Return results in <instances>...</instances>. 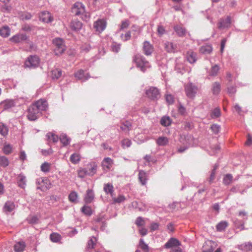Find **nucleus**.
Returning a JSON list of instances; mask_svg holds the SVG:
<instances>
[{
	"instance_id": "1a4fd4ad",
	"label": "nucleus",
	"mask_w": 252,
	"mask_h": 252,
	"mask_svg": "<svg viewBox=\"0 0 252 252\" xmlns=\"http://www.w3.org/2000/svg\"><path fill=\"white\" fill-rule=\"evenodd\" d=\"M34 108L37 109L40 113L46 111L48 108V104L46 100L40 99L32 104Z\"/></svg>"
},
{
	"instance_id": "37998d69",
	"label": "nucleus",
	"mask_w": 252,
	"mask_h": 252,
	"mask_svg": "<svg viewBox=\"0 0 252 252\" xmlns=\"http://www.w3.org/2000/svg\"><path fill=\"white\" fill-rule=\"evenodd\" d=\"M131 123L126 121L121 126V129L124 131H128L131 129Z\"/></svg>"
},
{
	"instance_id": "9b49d317",
	"label": "nucleus",
	"mask_w": 252,
	"mask_h": 252,
	"mask_svg": "<svg viewBox=\"0 0 252 252\" xmlns=\"http://www.w3.org/2000/svg\"><path fill=\"white\" fill-rule=\"evenodd\" d=\"M85 169L87 170L88 176H93L96 173L97 166L95 162L90 163L87 165Z\"/></svg>"
},
{
	"instance_id": "dca6fc26",
	"label": "nucleus",
	"mask_w": 252,
	"mask_h": 252,
	"mask_svg": "<svg viewBox=\"0 0 252 252\" xmlns=\"http://www.w3.org/2000/svg\"><path fill=\"white\" fill-rule=\"evenodd\" d=\"M179 245H180V243L177 239L171 238L166 243L164 246L165 248L168 249Z\"/></svg>"
},
{
	"instance_id": "aec40b11",
	"label": "nucleus",
	"mask_w": 252,
	"mask_h": 252,
	"mask_svg": "<svg viewBox=\"0 0 252 252\" xmlns=\"http://www.w3.org/2000/svg\"><path fill=\"white\" fill-rule=\"evenodd\" d=\"M94 198V193L92 190L88 189L86 194L84 198V200L86 203H90Z\"/></svg>"
},
{
	"instance_id": "2eb2a0df",
	"label": "nucleus",
	"mask_w": 252,
	"mask_h": 252,
	"mask_svg": "<svg viewBox=\"0 0 252 252\" xmlns=\"http://www.w3.org/2000/svg\"><path fill=\"white\" fill-rule=\"evenodd\" d=\"M113 164V160L110 158H105L102 161V166L104 170H109Z\"/></svg>"
},
{
	"instance_id": "69168bd1",
	"label": "nucleus",
	"mask_w": 252,
	"mask_h": 252,
	"mask_svg": "<svg viewBox=\"0 0 252 252\" xmlns=\"http://www.w3.org/2000/svg\"><path fill=\"white\" fill-rule=\"evenodd\" d=\"M131 145V141L128 139H125L122 141V146L123 147H129Z\"/></svg>"
},
{
	"instance_id": "4d7b16f0",
	"label": "nucleus",
	"mask_w": 252,
	"mask_h": 252,
	"mask_svg": "<svg viewBox=\"0 0 252 252\" xmlns=\"http://www.w3.org/2000/svg\"><path fill=\"white\" fill-rule=\"evenodd\" d=\"M131 37V32L130 31L127 32L125 34H122L121 35V38L122 40L126 41L129 40Z\"/></svg>"
},
{
	"instance_id": "79ce46f5",
	"label": "nucleus",
	"mask_w": 252,
	"mask_h": 252,
	"mask_svg": "<svg viewBox=\"0 0 252 252\" xmlns=\"http://www.w3.org/2000/svg\"><path fill=\"white\" fill-rule=\"evenodd\" d=\"M233 176L230 174H226L223 178V183L226 185H228L231 184L233 180Z\"/></svg>"
},
{
	"instance_id": "4c0bfd02",
	"label": "nucleus",
	"mask_w": 252,
	"mask_h": 252,
	"mask_svg": "<svg viewBox=\"0 0 252 252\" xmlns=\"http://www.w3.org/2000/svg\"><path fill=\"white\" fill-rule=\"evenodd\" d=\"M211 244L212 242L211 241L206 242L203 247V250L202 252H213L214 249Z\"/></svg>"
},
{
	"instance_id": "864d4df0",
	"label": "nucleus",
	"mask_w": 252,
	"mask_h": 252,
	"mask_svg": "<svg viewBox=\"0 0 252 252\" xmlns=\"http://www.w3.org/2000/svg\"><path fill=\"white\" fill-rule=\"evenodd\" d=\"M77 193L75 191H72L68 195V198L70 201L75 202L77 198Z\"/></svg>"
},
{
	"instance_id": "774afa93",
	"label": "nucleus",
	"mask_w": 252,
	"mask_h": 252,
	"mask_svg": "<svg viewBox=\"0 0 252 252\" xmlns=\"http://www.w3.org/2000/svg\"><path fill=\"white\" fill-rule=\"evenodd\" d=\"M135 223L139 226L143 225L144 222L143 218L141 217H138L135 221Z\"/></svg>"
},
{
	"instance_id": "f257e3e1",
	"label": "nucleus",
	"mask_w": 252,
	"mask_h": 252,
	"mask_svg": "<svg viewBox=\"0 0 252 252\" xmlns=\"http://www.w3.org/2000/svg\"><path fill=\"white\" fill-rule=\"evenodd\" d=\"M134 61L137 66L140 68V70L143 72H145L147 68L150 67L149 63L141 55H136L134 57Z\"/></svg>"
},
{
	"instance_id": "0e129e2a",
	"label": "nucleus",
	"mask_w": 252,
	"mask_h": 252,
	"mask_svg": "<svg viewBox=\"0 0 252 252\" xmlns=\"http://www.w3.org/2000/svg\"><path fill=\"white\" fill-rule=\"evenodd\" d=\"M166 100L167 102L169 104L173 103L174 101L173 96L171 94H167L166 95Z\"/></svg>"
},
{
	"instance_id": "6ab92c4d",
	"label": "nucleus",
	"mask_w": 252,
	"mask_h": 252,
	"mask_svg": "<svg viewBox=\"0 0 252 252\" xmlns=\"http://www.w3.org/2000/svg\"><path fill=\"white\" fill-rule=\"evenodd\" d=\"M200 52L203 54H210L213 51L212 46L210 44H206L201 46L199 49Z\"/></svg>"
},
{
	"instance_id": "49530a36",
	"label": "nucleus",
	"mask_w": 252,
	"mask_h": 252,
	"mask_svg": "<svg viewBox=\"0 0 252 252\" xmlns=\"http://www.w3.org/2000/svg\"><path fill=\"white\" fill-rule=\"evenodd\" d=\"M41 170L45 173H47L50 170V164L45 162L41 165Z\"/></svg>"
},
{
	"instance_id": "7c9ffc66",
	"label": "nucleus",
	"mask_w": 252,
	"mask_h": 252,
	"mask_svg": "<svg viewBox=\"0 0 252 252\" xmlns=\"http://www.w3.org/2000/svg\"><path fill=\"white\" fill-rule=\"evenodd\" d=\"M82 23L77 20L73 21L70 24V27L74 31H78L82 28Z\"/></svg>"
},
{
	"instance_id": "412c9836",
	"label": "nucleus",
	"mask_w": 252,
	"mask_h": 252,
	"mask_svg": "<svg viewBox=\"0 0 252 252\" xmlns=\"http://www.w3.org/2000/svg\"><path fill=\"white\" fill-rule=\"evenodd\" d=\"M138 179L142 185H146L147 180L146 173L143 170H140L138 174Z\"/></svg>"
},
{
	"instance_id": "13d9d810",
	"label": "nucleus",
	"mask_w": 252,
	"mask_h": 252,
	"mask_svg": "<svg viewBox=\"0 0 252 252\" xmlns=\"http://www.w3.org/2000/svg\"><path fill=\"white\" fill-rule=\"evenodd\" d=\"M39 20L44 23H51L53 20V17H39Z\"/></svg>"
},
{
	"instance_id": "a211bd4d",
	"label": "nucleus",
	"mask_w": 252,
	"mask_h": 252,
	"mask_svg": "<svg viewBox=\"0 0 252 252\" xmlns=\"http://www.w3.org/2000/svg\"><path fill=\"white\" fill-rule=\"evenodd\" d=\"M164 47L166 50L169 53L175 52L177 49V46L171 42H166L164 43Z\"/></svg>"
},
{
	"instance_id": "c9c22d12",
	"label": "nucleus",
	"mask_w": 252,
	"mask_h": 252,
	"mask_svg": "<svg viewBox=\"0 0 252 252\" xmlns=\"http://www.w3.org/2000/svg\"><path fill=\"white\" fill-rule=\"evenodd\" d=\"M62 74V71L60 69L56 68L51 72L52 78L53 79H59Z\"/></svg>"
},
{
	"instance_id": "20e7f679",
	"label": "nucleus",
	"mask_w": 252,
	"mask_h": 252,
	"mask_svg": "<svg viewBox=\"0 0 252 252\" xmlns=\"http://www.w3.org/2000/svg\"><path fill=\"white\" fill-rule=\"evenodd\" d=\"M147 96L151 99H157L160 97L159 90L156 87H151L146 91Z\"/></svg>"
},
{
	"instance_id": "6e6552de",
	"label": "nucleus",
	"mask_w": 252,
	"mask_h": 252,
	"mask_svg": "<svg viewBox=\"0 0 252 252\" xmlns=\"http://www.w3.org/2000/svg\"><path fill=\"white\" fill-rule=\"evenodd\" d=\"M232 23V20L230 17L221 18L218 23V28L220 30L229 28Z\"/></svg>"
},
{
	"instance_id": "338daca9",
	"label": "nucleus",
	"mask_w": 252,
	"mask_h": 252,
	"mask_svg": "<svg viewBox=\"0 0 252 252\" xmlns=\"http://www.w3.org/2000/svg\"><path fill=\"white\" fill-rule=\"evenodd\" d=\"M121 45L119 44L114 43L112 45V49L113 52H118L120 49Z\"/></svg>"
},
{
	"instance_id": "cd10ccee",
	"label": "nucleus",
	"mask_w": 252,
	"mask_h": 252,
	"mask_svg": "<svg viewBox=\"0 0 252 252\" xmlns=\"http://www.w3.org/2000/svg\"><path fill=\"white\" fill-rule=\"evenodd\" d=\"M46 136L49 142L56 143L58 141L59 137L58 135L52 132L47 133Z\"/></svg>"
},
{
	"instance_id": "ddd939ff",
	"label": "nucleus",
	"mask_w": 252,
	"mask_h": 252,
	"mask_svg": "<svg viewBox=\"0 0 252 252\" xmlns=\"http://www.w3.org/2000/svg\"><path fill=\"white\" fill-rule=\"evenodd\" d=\"M143 50L146 55L149 56L153 52V47L149 41H145L143 43Z\"/></svg>"
},
{
	"instance_id": "473e14b6",
	"label": "nucleus",
	"mask_w": 252,
	"mask_h": 252,
	"mask_svg": "<svg viewBox=\"0 0 252 252\" xmlns=\"http://www.w3.org/2000/svg\"><path fill=\"white\" fill-rule=\"evenodd\" d=\"M75 76L79 80H81L82 81H86L89 77H87L84 75V71L82 69L78 71L75 74Z\"/></svg>"
},
{
	"instance_id": "f704fd0d",
	"label": "nucleus",
	"mask_w": 252,
	"mask_h": 252,
	"mask_svg": "<svg viewBox=\"0 0 252 252\" xmlns=\"http://www.w3.org/2000/svg\"><path fill=\"white\" fill-rule=\"evenodd\" d=\"M10 30L8 27L4 26L0 30V35L3 37H6L10 35Z\"/></svg>"
},
{
	"instance_id": "9d476101",
	"label": "nucleus",
	"mask_w": 252,
	"mask_h": 252,
	"mask_svg": "<svg viewBox=\"0 0 252 252\" xmlns=\"http://www.w3.org/2000/svg\"><path fill=\"white\" fill-rule=\"evenodd\" d=\"M106 24L105 19H98L94 23V27L97 32H101L105 29Z\"/></svg>"
},
{
	"instance_id": "680f3d73",
	"label": "nucleus",
	"mask_w": 252,
	"mask_h": 252,
	"mask_svg": "<svg viewBox=\"0 0 252 252\" xmlns=\"http://www.w3.org/2000/svg\"><path fill=\"white\" fill-rule=\"evenodd\" d=\"M11 150L12 148L10 145H5L3 149V153L6 155L10 154L11 152Z\"/></svg>"
},
{
	"instance_id": "393cba45",
	"label": "nucleus",
	"mask_w": 252,
	"mask_h": 252,
	"mask_svg": "<svg viewBox=\"0 0 252 252\" xmlns=\"http://www.w3.org/2000/svg\"><path fill=\"white\" fill-rule=\"evenodd\" d=\"M3 110H8L15 105V103L13 100H6L2 102Z\"/></svg>"
},
{
	"instance_id": "423d86ee",
	"label": "nucleus",
	"mask_w": 252,
	"mask_h": 252,
	"mask_svg": "<svg viewBox=\"0 0 252 252\" xmlns=\"http://www.w3.org/2000/svg\"><path fill=\"white\" fill-rule=\"evenodd\" d=\"M71 12L76 16L83 15L85 12V6L81 2H77L73 5Z\"/></svg>"
},
{
	"instance_id": "a19ab883",
	"label": "nucleus",
	"mask_w": 252,
	"mask_h": 252,
	"mask_svg": "<svg viewBox=\"0 0 252 252\" xmlns=\"http://www.w3.org/2000/svg\"><path fill=\"white\" fill-rule=\"evenodd\" d=\"M96 241V239L95 237H91L88 242L87 249L88 250L94 249V247L95 245Z\"/></svg>"
},
{
	"instance_id": "bb28decb",
	"label": "nucleus",
	"mask_w": 252,
	"mask_h": 252,
	"mask_svg": "<svg viewBox=\"0 0 252 252\" xmlns=\"http://www.w3.org/2000/svg\"><path fill=\"white\" fill-rule=\"evenodd\" d=\"M18 186L24 189L26 186V177L22 174H20L18 176Z\"/></svg>"
},
{
	"instance_id": "ea45409f",
	"label": "nucleus",
	"mask_w": 252,
	"mask_h": 252,
	"mask_svg": "<svg viewBox=\"0 0 252 252\" xmlns=\"http://www.w3.org/2000/svg\"><path fill=\"white\" fill-rule=\"evenodd\" d=\"M227 226V222L225 221H221L217 225L216 228L218 231H221L224 230Z\"/></svg>"
},
{
	"instance_id": "5fc2aeb1",
	"label": "nucleus",
	"mask_w": 252,
	"mask_h": 252,
	"mask_svg": "<svg viewBox=\"0 0 252 252\" xmlns=\"http://www.w3.org/2000/svg\"><path fill=\"white\" fill-rule=\"evenodd\" d=\"M113 198V200L115 203H120L121 202H124L126 198L123 195H119L118 197H114L113 196L112 197Z\"/></svg>"
},
{
	"instance_id": "72a5a7b5",
	"label": "nucleus",
	"mask_w": 252,
	"mask_h": 252,
	"mask_svg": "<svg viewBox=\"0 0 252 252\" xmlns=\"http://www.w3.org/2000/svg\"><path fill=\"white\" fill-rule=\"evenodd\" d=\"M221 115L220 109L219 107H216L211 111L210 116L212 119L220 117Z\"/></svg>"
},
{
	"instance_id": "de8ad7c7",
	"label": "nucleus",
	"mask_w": 252,
	"mask_h": 252,
	"mask_svg": "<svg viewBox=\"0 0 252 252\" xmlns=\"http://www.w3.org/2000/svg\"><path fill=\"white\" fill-rule=\"evenodd\" d=\"M139 246L144 252H149V247L147 244L145 243L143 239H141L139 241Z\"/></svg>"
},
{
	"instance_id": "a878e982",
	"label": "nucleus",
	"mask_w": 252,
	"mask_h": 252,
	"mask_svg": "<svg viewBox=\"0 0 252 252\" xmlns=\"http://www.w3.org/2000/svg\"><path fill=\"white\" fill-rule=\"evenodd\" d=\"M104 191L106 194H110L111 197L113 196L114 188L110 183H107L104 186Z\"/></svg>"
},
{
	"instance_id": "4be33fe9",
	"label": "nucleus",
	"mask_w": 252,
	"mask_h": 252,
	"mask_svg": "<svg viewBox=\"0 0 252 252\" xmlns=\"http://www.w3.org/2000/svg\"><path fill=\"white\" fill-rule=\"evenodd\" d=\"M238 249L243 252H248L252 250V243L247 242L238 246Z\"/></svg>"
},
{
	"instance_id": "6e6d98bb",
	"label": "nucleus",
	"mask_w": 252,
	"mask_h": 252,
	"mask_svg": "<svg viewBox=\"0 0 252 252\" xmlns=\"http://www.w3.org/2000/svg\"><path fill=\"white\" fill-rule=\"evenodd\" d=\"M211 129L215 134H218L220 129V126L218 124H213L211 126Z\"/></svg>"
},
{
	"instance_id": "7ed1b4c3",
	"label": "nucleus",
	"mask_w": 252,
	"mask_h": 252,
	"mask_svg": "<svg viewBox=\"0 0 252 252\" xmlns=\"http://www.w3.org/2000/svg\"><path fill=\"white\" fill-rule=\"evenodd\" d=\"M186 95L189 98H193L197 94L198 88L192 83H189L185 85Z\"/></svg>"
},
{
	"instance_id": "e433bc0d",
	"label": "nucleus",
	"mask_w": 252,
	"mask_h": 252,
	"mask_svg": "<svg viewBox=\"0 0 252 252\" xmlns=\"http://www.w3.org/2000/svg\"><path fill=\"white\" fill-rule=\"evenodd\" d=\"M220 91V85L218 82H214L212 85V91L214 94H218Z\"/></svg>"
},
{
	"instance_id": "39448f33",
	"label": "nucleus",
	"mask_w": 252,
	"mask_h": 252,
	"mask_svg": "<svg viewBox=\"0 0 252 252\" xmlns=\"http://www.w3.org/2000/svg\"><path fill=\"white\" fill-rule=\"evenodd\" d=\"M40 114V112L32 105L28 109L27 117L30 121H35L39 117Z\"/></svg>"
},
{
	"instance_id": "2f4dec72",
	"label": "nucleus",
	"mask_w": 252,
	"mask_h": 252,
	"mask_svg": "<svg viewBox=\"0 0 252 252\" xmlns=\"http://www.w3.org/2000/svg\"><path fill=\"white\" fill-rule=\"evenodd\" d=\"M61 142L63 146H67L69 144L71 139L68 137L65 134H62L60 136Z\"/></svg>"
},
{
	"instance_id": "5701e85b",
	"label": "nucleus",
	"mask_w": 252,
	"mask_h": 252,
	"mask_svg": "<svg viewBox=\"0 0 252 252\" xmlns=\"http://www.w3.org/2000/svg\"><path fill=\"white\" fill-rule=\"evenodd\" d=\"M174 29L179 36L183 37L185 36L187 32L184 28L179 25H176L174 27Z\"/></svg>"
},
{
	"instance_id": "8fccbe9b",
	"label": "nucleus",
	"mask_w": 252,
	"mask_h": 252,
	"mask_svg": "<svg viewBox=\"0 0 252 252\" xmlns=\"http://www.w3.org/2000/svg\"><path fill=\"white\" fill-rule=\"evenodd\" d=\"M220 69L219 66L216 64L211 67V71L209 73V75L210 76H216L217 75V73Z\"/></svg>"
},
{
	"instance_id": "c756f323",
	"label": "nucleus",
	"mask_w": 252,
	"mask_h": 252,
	"mask_svg": "<svg viewBox=\"0 0 252 252\" xmlns=\"http://www.w3.org/2000/svg\"><path fill=\"white\" fill-rule=\"evenodd\" d=\"M15 208L14 203L11 201H7L5 203L3 207L4 212H11Z\"/></svg>"
},
{
	"instance_id": "c03bdc74",
	"label": "nucleus",
	"mask_w": 252,
	"mask_h": 252,
	"mask_svg": "<svg viewBox=\"0 0 252 252\" xmlns=\"http://www.w3.org/2000/svg\"><path fill=\"white\" fill-rule=\"evenodd\" d=\"M70 161L74 164H77L80 161V156L78 154H73L70 157Z\"/></svg>"
},
{
	"instance_id": "052dcab7",
	"label": "nucleus",
	"mask_w": 252,
	"mask_h": 252,
	"mask_svg": "<svg viewBox=\"0 0 252 252\" xmlns=\"http://www.w3.org/2000/svg\"><path fill=\"white\" fill-rule=\"evenodd\" d=\"M91 48V46L89 44H85L84 45H82V46L81 47V51L85 53H87L89 52Z\"/></svg>"
},
{
	"instance_id": "e2e57ef3",
	"label": "nucleus",
	"mask_w": 252,
	"mask_h": 252,
	"mask_svg": "<svg viewBox=\"0 0 252 252\" xmlns=\"http://www.w3.org/2000/svg\"><path fill=\"white\" fill-rule=\"evenodd\" d=\"M27 220L30 223H36L37 222L38 219L36 216H32L28 218Z\"/></svg>"
},
{
	"instance_id": "0eeeda50",
	"label": "nucleus",
	"mask_w": 252,
	"mask_h": 252,
	"mask_svg": "<svg viewBox=\"0 0 252 252\" xmlns=\"http://www.w3.org/2000/svg\"><path fill=\"white\" fill-rule=\"evenodd\" d=\"M39 60L36 56H31L25 62V66L28 67H35L38 66Z\"/></svg>"
},
{
	"instance_id": "58836bf2",
	"label": "nucleus",
	"mask_w": 252,
	"mask_h": 252,
	"mask_svg": "<svg viewBox=\"0 0 252 252\" xmlns=\"http://www.w3.org/2000/svg\"><path fill=\"white\" fill-rule=\"evenodd\" d=\"M8 128L7 126L2 123L0 122V134L3 136L7 135Z\"/></svg>"
},
{
	"instance_id": "603ef678",
	"label": "nucleus",
	"mask_w": 252,
	"mask_h": 252,
	"mask_svg": "<svg viewBox=\"0 0 252 252\" xmlns=\"http://www.w3.org/2000/svg\"><path fill=\"white\" fill-rule=\"evenodd\" d=\"M78 177L80 178H83L85 176H88L87 175V170L84 168H81L77 171Z\"/></svg>"
},
{
	"instance_id": "09e8293b",
	"label": "nucleus",
	"mask_w": 252,
	"mask_h": 252,
	"mask_svg": "<svg viewBox=\"0 0 252 252\" xmlns=\"http://www.w3.org/2000/svg\"><path fill=\"white\" fill-rule=\"evenodd\" d=\"M82 212L87 216H91L92 214V210L90 207L84 206L81 208Z\"/></svg>"
},
{
	"instance_id": "bf43d9fd",
	"label": "nucleus",
	"mask_w": 252,
	"mask_h": 252,
	"mask_svg": "<svg viewBox=\"0 0 252 252\" xmlns=\"http://www.w3.org/2000/svg\"><path fill=\"white\" fill-rule=\"evenodd\" d=\"M165 30L163 26L161 25L158 26V33L159 36H162L165 33Z\"/></svg>"
},
{
	"instance_id": "f8f14e48",
	"label": "nucleus",
	"mask_w": 252,
	"mask_h": 252,
	"mask_svg": "<svg viewBox=\"0 0 252 252\" xmlns=\"http://www.w3.org/2000/svg\"><path fill=\"white\" fill-rule=\"evenodd\" d=\"M28 36L25 34L20 33L17 34L14 36H13L11 38L10 40L12 42L15 43H20L23 41L27 40Z\"/></svg>"
},
{
	"instance_id": "b1692460",
	"label": "nucleus",
	"mask_w": 252,
	"mask_h": 252,
	"mask_svg": "<svg viewBox=\"0 0 252 252\" xmlns=\"http://www.w3.org/2000/svg\"><path fill=\"white\" fill-rule=\"evenodd\" d=\"M26 247L25 243L24 241H20L16 243L14 245V250L16 252H22Z\"/></svg>"
},
{
	"instance_id": "f03ea898",
	"label": "nucleus",
	"mask_w": 252,
	"mask_h": 252,
	"mask_svg": "<svg viewBox=\"0 0 252 252\" xmlns=\"http://www.w3.org/2000/svg\"><path fill=\"white\" fill-rule=\"evenodd\" d=\"M53 43L55 46L54 52L56 55H60L64 52L65 47L63 39L56 38L53 40Z\"/></svg>"
},
{
	"instance_id": "c85d7f7f",
	"label": "nucleus",
	"mask_w": 252,
	"mask_h": 252,
	"mask_svg": "<svg viewBox=\"0 0 252 252\" xmlns=\"http://www.w3.org/2000/svg\"><path fill=\"white\" fill-rule=\"evenodd\" d=\"M160 124L164 126H169L172 123V120L169 116H163L160 120Z\"/></svg>"
},
{
	"instance_id": "3c124183",
	"label": "nucleus",
	"mask_w": 252,
	"mask_h": 252,
	"mask_svg": "<svg viewBox=\"0 0 252 252\" xmlns=\"http://www.w3.org/2000/svg\"><path fill=\"white\" fill-rule=\"evenodd\" d=\"M9 164V161L8 158L4 157L2 156L0 157V165L2 167H6Z\"/></svg>"
},
{
	"instance_id": "f3484780",
	"label": "nucleus",
	"mask_w": 252,
	"mask_h": 252,
	"mask_svg": "<svg viewBox=\"0 0 252 252\" xmlns=\"http://www.w3.org/2000/svg\"><path fill=\"white\" fill-rule=\"evenodd\" d=\"M156 143L159 146H165L169 143V139L165 136H160L157 139Z\"/></svg>"
},
{
	"instance_id": "a18cd8bd",
	"label": "nucleus",
	"mask_w": 252,
	"mask_h": 252,
	"mask_svg": "<svg viewBox=\"0 0 252 252\" xmlns=\"http://www.w3.org/2000/svg\"><path fill=\"white\" fill-rule=\"evenodd\" d=\"M51 240L53 242H58L61 240V236L57 233H53L50 235V236Z\"/></svg>"
},
{
	"instance_id": "4468645a",
	"label": "nucleus",
	"mask_w": 252,
	"mask_h": 252,
	"mask_svg": "<svg viewBox=\"0 0 252 252\" xmlns=\"http://www.w3.org/2000/svg\"><path fill=\"white\" fill-rule=\"evenodd\" d=\"M187 61L190 63H194L197 61V54L191 50L188 51L186 55Z\"/></svg>"
}]
</instances>
